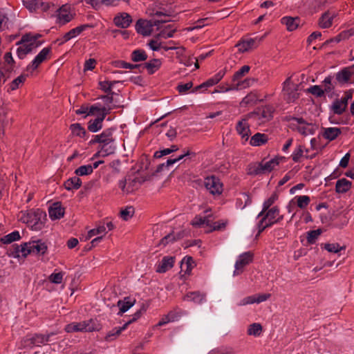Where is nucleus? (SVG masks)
Wrapping results in <instances>:
<instances>
[{
    "mask_svg": "<svg viewBox=\"0 0 354 354\" xmlns=\"http://www.w3.org/2000/svg\"><path fill=\"white\" fill-rule=\"evenodd\" d=\"M204 183L206 189L213 195H220L223 192V183L215 176L205 178Z\"/></svg>",
    "mask_w": 354,
    "mask_h": 354,
    "instance_id": "11",
    "label": "nucleus"
},
{
    "mask_svg": "<svg viewBox=\"0 0 354 354\" xmlns=\"http://www.w3.org/2000/svg\"><path fill=\"white\" fill-rule=\"evenodd\" d=\"M278 199V195L276 193H274L271 195V196L264 201L263 204V209L259 214L258 217H260L264 214V213L268 209H270V206Z\"/></svg>",
    "mask_w": 354,
    "mask_h": 354,
    "instance_id": "39",
    "label": "nucleus"
},
{
    "mask_svg": "<svg viewBox=\"0 0 354 354\" xmlns=\"http://www.w3.org/2000/svg\"><path fill=\"white\" fill-rule=\"evenodd\" d=\"M283 158H275L267 162H261L257 165L254 166L251 164L248 168V174L250 175H258L270 172L277 165H279V160Z\"/></svg>",
    "mask_w": 354,
    "mask_h": 354,
    "instance_id": "7",
    "label": "nucleus"
},
{
    "mask_svg": "<svg viewBox=\"0 0 354 354\" xmlns=\"http://www.w3.org/2000/svg\"><path fill=\"white\" fill-rule=\"evenodd\" d=\"M174 258L172 257H164L160 263L158 264L156 272L159 273H164L171 269L174 266Z\"/></svg>",
    "mask_w": 354,
    "mask_h": 354,
    "instance_id": "22",
    "label": "nucleus"
},
{
    "mask_svg": "<svg viewBox=\"0 0 354 354\" xmlns=\"http://www.w3.org/2000/svg\"><path fill=\"white\" fill-rule=\"evenodd\" d=\"M73 18V15L67 11L66 6H63L59 8L58 19L62 24L71 21Z\"/></svg>",
    "mask_w": 354,
    "mask_h": 354,
    "instance_id": "34",
    "label": "nucleus"
},
{
    "mask_svg": "<svg viewBox=\"0 0 354 354\" xmlns=\"http://www.w3.org/2000/svg\"><path fill=\"white\" fill-rule=\"evenodd\" d=\"M92 25L89 24H83L80 26H77L75 28L71 29L68 32L64 34V40L69 41L73 38L76 37L79 35H80L83 31L86 30L88 28H92Z\"/></svg>",
    "mask_w": 354,
    "mask_h": 354,
    "instance_id": "24",
    "label": "nucleus"
},
{
    "mask_svg": "<svg viewBox=\"0 0 354 354\" xmlns=\"http://www.w3.org/2000/svg\"><path fill=\"white\" fill-rule=\"evenodd\" d=\"M101 329V325L97 319H90L80 322H73L66 326L65 330L68 333L74 332H93Z\"/></svg>",
    "mask_w": 354,
    "mask_h": 354,
    "instance_id": "3",
    "label": "nucleus"
},
{
    "mask_svg": "<svg viewBox=\"0 0 354 354\" xmlns=\"http://www.w3.org/2000/svg\"><path fill=\"white\" fill-rule=\"evenodd\" d=\"M299 21V18L291 17H284L281 19V24L286 25L289 31L295 30L298 27Z\"/></svg>",
    "mask_w": 354,
    "mask_h": 354,
    "instance_id": "29",
    "label": "nucleus"
},
{
    "mask_svg": "<svg viewBox=\"0 0 354 354\" xmlns=\"http://www.w3.org/2000/svg\"><path fill=\"white\" fill-rule=\"evenodd\" d=\"M263 221H266L270 226L283 220V216L280 214L278 207L274 206L268 209L262 216Z\"/></svg>",
    "mask_w": 354,
    "mask_h": 354,
    "instance_id": "14",
    "label": "nucleus"
},
{
    "mask_svg": "<svg viewBox=\"0 0 354 354\" xmlns=\"http://www.w3.org/2000/svg\"><path fill=\"white\" fill-rule=\"evenodd\" d=\"M184 266H186L185 272L189 274L192 268L194 266V261L191 257H185L182 260L181 268L183 269Z\"/></svg>",
    "mask_w": 354,
    "mask_h": 354,
    "instance_id": "45",
    "label": "nucleus"
},
{
    "mask_svg": "<svg viewBox=\"0 0 354 354\" xmlns=\"http://www.w3.org/2000/svg\"><path fill=\"white\" fill-rule=\"evenodd\" d=\"M113 129H105L102 133L95 135L90 140L89 144L93 145L98 143L100 145V151L102 156H106L115 152V147L113 145L114 138L113 136Z\"/></svg>",
    "mask_w": 354,
    "mask_h": 354,
    "instance_id": "1",
    "label": "nucleus"
},
{
    "mask_svg": "<svg viewBox=\"0 0 354 354\" xmlns=\"http://www.w3.org/2000/svg\"><path fill=\"white\" fill-rule=\"evenodd\" d=\"M175 318V313L173 312H169L167 315L161 318V319L158 322L157 326H162L170 322L174 321Z\"/></svg>",
    "mask_w": 354,
    "mask_h": 354,
    "instance_id": "53",
    "label": "nucleus"
},
{
    "mask_svg": "<svg viewBox=\"0 0 354 354\" xmlns=\"http://www.w3.org/2000/svg\"><path fill=\"white\" fill-rule=\"evenodd\" d=\"M211 214H208L205 217H202L201 216H196L192 221L191 225L195 227H201L203 225L211 226Z\"/></svg>",
    "mask_w": 354,
    "mask_h": 354,
    "instance_id": "28",
    "label": "nucleus"
},
{
    "mask_svg": "<svg viewBox=\"0 0 354 354\" xmlns=\"http://www.w3.org/2000/svg\"><path fill=\"white\" fill-rule=\"evenodd\" d=\"M17 44L19 45L17 50V56L22 59L25 58L26 55L37 48L41 43L35 42V38H33L30 34H26L22 36L21 40Z\"/></svg>",
    "mask_w": 354,
    "mask_h": 354,
    "instance_id": "5",
    "label": "nucleus"
},
{
    "mask_svg": "<svg viewBox=\"0 0 354 354\" xmlns=\"http://www.w3.org/2000/svg\"><path fill=\"white\" fill-rule=\"evenodd\" d=\"M20 235L18 231H14L1 239V241L4 244L10 243L15 241L19 240Z\"/></svg>",
    "mask_w": 354,
    "mask_h": 354,
    "instance_id": "43",
    "label": "nucleus"
},
{
    "mask_svg": "<svg viewBox=\"0 0 354 354\" xmlns=\"http://www.w3.org/2000/svg\"><path fill=\"white\" fill-rule=\"evenodd\" d=\"M347 106L340 100H335L332 105L331 110L334 114L342 115L346 109Z\"/></svg>",
    "mask_w": 354,
    "mask_h": 354,
    "instance_id": "37",
    "label": "nucleus"
},
{
    "mask_svg": "<svg viewBox=\"0 0 354 354\" xmlns=\"http://www.w3.org/2000/svg\"><path fill=\"white\" fill-rule=\"evenodd\" d=\"M104 121L103 117L98 116L95 120H91L88 122V129L95 133L102 128V122Z\"/></svg>",
    "mask_w": 354,
    "mask_h": 354,
    "instance_id": "35",
    "label": "nucleus"
},
{
    "mask_svg": "<svg viewBox=\"0 0 354 354\" xmlns=\"http://www.w3.org/2000/svg\"><path fill=\"white\" fill-rule=\"evenodd\" d=\"M295 199L297 200V206L301 209L306 207L310 201V197L306 195L295 196Z\"/></svg>",
    "mask_w": 354,
    "mask_h": 354,
    "instance_id": "47",
    "label": "nucleus"
},
{
    "mask_svg": "<svg viewBox=\"0 0 354 354\" xmlns=\"http://www.w3.org/2000/svg\"><path fill=\"white\" fill-rule=\"evenodd\" d=\"M26 78V75H21L15 79L10 84L11 90L14 91L19 88V84H22Z\"/></svg>",
    "mask_w": 354,
    "mask_h": 354,
    "instance_id": "57",
    "label": "nucleus"
},
{
    "mask_svg": "<svg viewBox=\"0 0 354 354\" xmlns=\"http://www.w3.org/2000/svg\"><path fill=\"white\" fill-rule=\"evenodd\" d=\"M133 208L129 207L120 212V216L124 221H127L133 216Z\"/></svg>",
    "mask_w": 354,
    "mask_h": 354,
    "instance_id": "60",
    "label": "nucleus"
},
{
    "mask_svg": "<svg viewBox=\"0 0 354 354\" xmlns=\"http://www.w3.org/2000/svg\"><path fill=\"white\" fill-rule=\"evenodd\" d=\"M91 173L92 167H91V165L80 166L75 171V174L78 176H87Z\"/></svg>",
    "mask_w": 354,
    "mask_h": 354,
    "instance_id": "46",
    "label": "nucleus"
},
{
    "mask_svg": "<svg viewBox=\"0 0 354 354\" xmlns=\"http://www.w3.org/2000/svg\"><path fill=\"white\" fill-rule=\"evenodd\" d=\"M147 59V55L145 51L141 49H137L131 53V60L134 62L145 61Z\"/></svg>",
    "mask_w": 354,
    "mask_h": 354,
    "instance_id": "40",
    "label": "nucleus"
},
{
    "mask_svg": "<svg viewBox=\"0 0 354 354\" xmlns=\"http://www.w3.org/2000/svg\"><path fill=\"white\" fill-rule=\"evenodd\" d=\"M127 328V324H124L122 326L119 328H114L111 331H109L106 335L105 336L104 339L107 342H111L114 339H115L123 331Z\"/></svg>",
    "mask_w": 354,
    "mask_h": 354,
    "instance_id": "36",
    "label": "nucleus"
},
{
    "mask_svg": "<svg viewBox=\"0 0 354 354\" xmlns=\"http://www.w3.org/2000/svg\"><path fill=\"white\" fill-rule=\"evenodd\" d=\"M341 129L337 127L322 128V136L326 140L332 141L335 140L340 133Z\"/></svg>",
    "mask_w": 354,
    "mask_h": 354,
    "instance_id": "26",
    "label": "nucleus"
},
{
    "mask_svg": "<svg viewBox=\"0 0 354 354\" xmlns=\"http://www.w3.org/2000/svg\"><path fill=\"white\" fill-rule=\"evenodd\" d=\"M70 129L73 136L84 138L86 135L85 129L79 123L72 124L70 126Z\"/></svg>",
    "mask_w": 354,
    "mask_h": 354,
    "instance_id": "38",
    "label": "nucleus"
},
{
    "mask_svg": "<svg viewBox=\"0 0 354 354\" xmlns=\"http://www.w3.org/2000/svg\"><path fill=\"white\" fill-rule=\"evenodd\" d=\"M299 84L293 82L288 77L282 84L281 96L287 103H294L299 97Z\"/></svg>",
    "mask_w": 354,
    "mask_h": 354,
    "instance_id": "4",
    "label": "nucleus"
},
{
    "mask_svg": "<svg viewBox=\"0 0 354 354\" xmlns=\"http://www.w3.org/2000/svg\"><path fill=\"white\" fill-rule=\"evenodd\" d=\"M161 64L162 62L160 59H153L146 62L143 65V68L147 70L149 74H153L160 68Z\"/></svg>",
    "mask_w": 354,
    "mask_h": 354,
    "instance_id": "32",
    "label": "nucleus"
},
{
    "mask_svg": "<svg viewBox=\"0 0 354 354\" xmlns=\"http://www.w3.org/2000/svg\"><path fill=\"white\" fill-rule=\"evenodd\" d=\"M64 274L62 272L53 273L49 277V280L56 284H59L62 282Z\"/></svg>",
    "mask_w": 354,
    "mask_h": 354,
    "instance_id": "59",
    "label": "nucleus"
},
{
    "mask_svg": "<svg viewBox=\"0 0 354 354\" xmlns=\"http://www.w3.org/2000/svg\"><path fill=\"white\" fill-rule=\"evenodd\" d=\"M225 74V71H220L218 72L216 75H214L212 77L208 79L207 81L204 82L203 84L197 86L194 91H196L198 89H201L202 88H207L212 86L216 84H218L223 77V76Z\"/></svg>",
    "mask_w": 354,
    "mask_h": 354,
    "instance_id": "19",
    "label": "nucleus"
},
{
    "mask_svg": "<svg viewBox=\"0 0 354 354\" xmlns=\"http://www.w3.org/2000/svg\"><path fill=\"white\" fill-rule=\"evenodd\" d=\"M114 24L120 28H127L132 23L131 16L127 12H120L113 18Z\"/></svg>",
    "mask_w": 354,
    "mask_h": 354,
    "instance_id": "18",
    "label": "nucleus"
},
{
    "mask_svg": "<svg viewBox=\"0 0 354 354\" xmlns=\"http://www.w3.org/2000/svg\"><path fill=\"white\" fill-rule=\"evenodd\" d=\"M292 120L295 121L298 124L296 127V129L304 136L314 134L317 128L316 125L307 122L302 118L294 117L292 118Z\"/></svg>",
    "mask_w": 354,
    "mask_h": 354,
    "instance_id": "12",
    "label": "nucleus"
},
{
    "mask_svg": "<svg viewBox=\"0 0 354 354\" xmlns=\"http://www.w3.org/2000/svg\"><path fill=\"white\" fill-rule=\"evenodd\" d=\"M106 233V227L104 225H100L96 228L92 229L88 232V238L91 239V237L101 234Z\"/></svg>",
    "mask_w": 354,
    "mask_h": 354,
    "instance_id": "54",
    "label": "nucleus"
},
{
    "mask_svg": "<svg viewBox=\"0 0 354 354\" xmlns=\"http://www.w3.org/2000/svg\"><path fill=\"white\" fill-rule=\"evenodd\" d=\"M351 182L346 178H342L336 182L335 190L337 193H346L351 187Z\"/></svg>",
    "mask_w": 354,
    "mask_h": 354,
    "instance_id": "31",
    "label": "nucleus"
},
{
    "mask_svg": "<svg viewBox=\"0 0 354 354\" xmlns=\"http://www.w3.org/2000/svg\"><path fill=\"white\" fill-rule=\"evenodd\" d=\"M304 150L301 145H299L292 153V158L295 162L299 161L300 158L303 156Z\"/></svg>",
    "mask_w": 354,
    "mask_h": 354,
    "instance_id": "61",
    "label": "nucleus"
},
{
    "mask_svg": "<svg viewBox=\"0 0 354 354\" xmlns=\"http://www.w3.org/2000/svg\"><path fill=\"white\" fill-rule=\"evenodd\" d=\"M336 17L334 11L328 10L322 14L319 19V26L322 28H328L333 24V20Z\"/></svg>",
    "mask_w": 354,
    "mask_h": 354,
    "instance_id": "21",
    "label": "nucleus"
},
{
    "mask_svg": "<svg viewBox=\"0 0 354 354\" xmlns=\"http://www.w3.org/2000/svg\"><path fill=\"white\" fill-rule=\"evenodd\" d=\"M206 295L199 291L189 292L187 293L184 297L185 301H191L196 304L202 303L205 299Z\"/></svg>",
    "mask_w": 354,
    "mask_h": 354,
    "instance_id": "27",
    "label": "nucleus"
},
{
    "mask_svg": "<svg viewBox=\"0 0 354 354\" xmlns=\"http://www.w3.org/2000/svg\"><path fill=\"white\" fill-rule=\"evenodd\" d=\"M250 69V67L249 66L244 65L238 71H236L234 74L233 77H232V80L234 82H235V81L239 80L243 76H244L245 74H247L249 72Z\"/></svg>",
    "mask_w": 354,
    "mask_h": 354,
    "instance_id": "51",
    "label": "nucleus"
},
{
    "mask_svg": "<svg viewBox=\"0 0 354 354\" xmlns=\"http://www.w3.org/2000/svg\"><path fill=\"white\" fill-rule=\"evenodd\" d=\"M167 20L154 19V20H143L139 19L136 24V30L143 36H149L151 35L153 26H159L160 24L166 23Z\"/></svg>",
    "mask_w": 354,
    "mask_h": 354,
    "instance_id": "8",
    "label": "nucleus"
},
{
    "mask_svg": "<svg viewBox=\"0 0 354 354\" xmlns=\"http://www.w3.org/2000/svg\"><path fill=\"white\" fill-rule=\"evenodd\" d=\"M353 77H354V66L343 68L335 75L337 82L341 84L352 83Z\"/></svg>",
    "mask_w": 354,
    "mask_h": 354,
    "instance_id": "15",
    "label": "nucleus"
},
{
    "mask_svg": "<svg viewBox=\"0 0 354 354\" xmlns=\"http://www.w3.org/2000/svg\"><path fill=\"white\" fill-rule=\"evenodd\" d=\"M333 77L331 76L326 77L322 82V86L324 93L332 92L335 88V84L332 82Z\"/></svg>",
    "mask_w": 354,
    "mask_h": 354,
    "instance_id": "44",
    "label": "nucleus"
},
{
    "mask_svg": "<svg viewBox=\"0 0 354 354\" xmlns=\"http://www.w3.org/2000/svg\"><path fill=\"white\" fill-rule=\"evenodd\" d=\"M55 335V333H51L47 335L36 334L31 337H26L22 341V345L24 347L32 348L33 346H39L41 344H45L48 342L54 341L51 339Z\"/></svg>",
    "mask_w": 354,
    "mask_h": 354,
    "instance_id": "9",
    "label": "nucleus"
},
{
    "mask_svg": "<svg viewBox=\"0 0 354 354\" xmlns=\"http://www.w3.org/2000/svg\"><path fill=\"white\" fill-rule=\"evenodd\" d=\"M324 248L329 252L337 253L342 250H345V246H340L338 243H326Z\"/></svg>",
    "mask_w": 354,
    "mask_h": 354,
    "instance_id": "48",
    "label": "nucleus"
},
{
    "mask_svg": "<svg viewBox=\"0 0 354 354\" xmlns=\"http://www.w3.org/2000/svg\"><path fill=\"white\" fill-rule=\"evenodd\" d=\"M64 185L67 190L78 189L82 185V180L78 176H74L65 181Z\"/></svg>",
    "mask_w": 354,
    "mask_h": 354,
    "instance_id": "33",
    "label": "nucleus"
},
{
    "mask_svg": "<svg viewBox=\"0 0 354 354\" xmlns=\"http://www.w3.org/2000/svg\"><path fill=\"white\" fill-rule=\"evenodd\" d=\"M262 326L259 323L250 324L248 328V334L255 337L259 336L262 333Z\"/></svg>",
    "mask_w": 354,
    "mask_h": 354,
    "instance_id": "42",
    "label": "nucleus"
},
{
    "mask_svg": "<svg viewBox=\"0 0 354 354\" xmlns=\"http://www.w3.org/2000/svg\"><path fill=\"white\" fill-rule=\"evenodd\" d=\"M263 39V37L261 38H247L241 40L238 44H236V47L238 48V51L240 53H245L254 48H256L261 41Z\"/></svg>",
    "mask_w": 354,
    "mask_h": 354,
    "instance_id": "13",
    "label": "nucleus"
},
{
    "mask_svg": "<svg viewBox=\"0 0 354 354\" xmlns=\"http://www.w3.org/2000/svg\"><path fill=\"white\" fill-rule=\"evenodd\" d=\"M308 92L317 97H322L324 94V91L322 88L321 86L315 85L310 86L308 89Z\"/></svg>",
    "mask_w": 354,
    "mask_h": 354,
    "instance_id": "56",
    "label": "nucleus"
},
{
    "mask_svg": "<svg viewBox=\"0 0 354 354\" xmlns=\"http://www.w3.org/2000/svg\"><path fill=\"white\" fill-rule=\"evenodd\" d=\"M268 140L267 135L261 133H257L252 136L250 144L252 146H261L266 144Z\"/></svg>",
    "mask_w": 354,
    "mask_h": 354,
    "instance_id": "30",
    "label": "nucleus"
},
{
    "mask_svg": "<svg viewBox=\"0 0 354 354\" xmlns=\"http://www.w3.org/2000/svg\"><path fill=\"white\" fill-rule=\"evenodd\" d=\"M136 302V299L129 297H126L122 300H119L117 306L119 308L118 315H122L132 307Z\"/></svg>",
    "mask_w": 354,
    "mask_h": 354,
    "instance_id": "23",
    "label": "nucleus"
},
{
    "mask_svg": "<svg viewBox=\"0 0 354 354\" xmlns=\"http://www.w3.org/2000/svg\"><path fill=\"white\" fill-rule=\"evenodd\" d=\"M256 303L255 301V295H252L249 297H246L243 298L239 303V306H245L248 304H252Z\"/></svg>",
    "mask_w": 354,
    "mask_h": 354,
    "instance_id": "64",
    "label": "nucleus"
},
{
    "mask_svg": "<svg viewBox=\"0 0 354 354\" xmlns=\"http://www.w3.org/2000/svg\"><path fill=\"white\" fill-rule=\"evenodd\" d=\"M193 86V84L192 82H189L184 84H179L177 86V89L180 93H184L188 90H189Z\"/></svg>",
    "mask_w": 354,
    "mask_h": 354,
    "instance_id": "63",
    "label": "nucleus"
},
{
    "mask_svg": "<svg viewBox=\"0 0 354 354\" xmlns=\"http://www.w3.org/2000/svg\"><path fill=\"white\" fill-rule=\"evenodd\" d=\"M50 53V48L47 47L43 48L39 53L35 57L32 62L26 67L27 71H33L37 69L38 66L47 59L48 56Z\"/></svg>",
    "mask_w": 354,
    "mask_h": 354,
    "instance_id": "16",
    "label": "nucleus"
},
{
    "mask_svg": "<svg viewBox=\"0 0 354 354\" xmlns=\"http://www.w3.org/2000/svg\"><path fill=\"white\" fill-rule=\"evenodd\" d=\"M190 155V153L189 151H187L184 154H182L177 158H169L165 162H163L162 164H160L156 169L157 172H160L165 170V169H169V167L171 165H173L174 163H176L183 159L185 157Z\"/></svg>",
    "mask_w": 354,
    "mask_h": 354,
    "instance_id": "25",
    "label": "nucleus"
},
{
    "mask_svg": "<svg viewBox=\"0 0 354 354\" xmlns=\"http://www.w3.org/2000/svg\"><path fill=\"white\" fill-rule=\"evenodd\" d=\"M252 254L250 252L241 254L235 263V271L234 274H240L242 272V268L252 262Z\"/></svg>",
    "mask_w": 354,
    "mask_h": 354,
    "instance_id": "17",
    "label": "nucleus"
},
{
    "mask_svg": "<svg viewBox=\"0 0 354 354\" xmlns=\"http://www.w3.org/2000/svg\"><path fill=\"white\" fill-rule=\"evenodd\" d=\"M147 310V306L145 305H142V306L140 308V310H138L137 312L134 313L133 315V317L128 322H127L124 324H127V326L132 322H136L137 319H138L142 315L145 313Z\"/></svg>",
    "mask_w": 354,
    "mask_h": 354,
    "instance_id": "55",
    "label": "nucleus"
},
{
    "mask_svg": "<svg viewBox=\"0 0 354 354\" xmlns=\"http://www.w3.org/2000/svg\"><path fill=\"white\" fill-rule=\"evenodd\" d=\"M20 215V221L35 230L41 229L44 225L42 220L46 217L45 212L40 209L21 212Z\"/></svg>",
    "mask_w": 354,
    "mask_h": 354,
    "instance_id": "2",
    "label": "nucleus"
},
{
    "mask_svg": "<svg viewBox=\"0 0 354 354\" xmlns=\"http://www.w3.org/2000/svg\"><path fill=\"white\" fill-rule=\"evenodd\" d=\"M159 39L156 35L155 39H151L149 42V46L153 50H158L161 48V42L159 41Z\"/></svg>",
    "mask_w": 354,
    "mask_h": 354,
    "instance_id": "62",
    "label": "nucleus"
},
{
    "mask_svg": "<svg viewBox=\"0 0 354 354\" xmlns=\"http://www.w3.org/2000/svg\"><path fill=\"white\" fill-rule=\"evenodd\" d=\"M257 100V97L255 94L251 93L246 95L241 101V106H246L250 104H253Z\"/></svg>",
    "mask_w": 354,
    "mask_h": 354,
    "instance_id": "58",
    "label": "nucleus"
},
{
    "mask_svg": "<svg viewBox=\"0 0 354 354\" xmlns=\"http://www.w3.org/2000/svg\"><path fill=\"white\" fill-rule=\"evenodd\" d=\"M274 112V109L271 106H266L262 108L261 111V115L262 118H264L266 120H269L272 118V113Z\"/></svg>",
    "mask_w": 354,
    "mask_h": 354,
    "instance_id": "50",
    "label": "nucleus"
},
{
    "mask_svg": "<svg viewBox=\"0 0 354 354\" xmlns=\"http://www.w3.org/2000/svg\"><path fill=\"white\" fill-rule=\"evenodd\" d=\"M48 247L45 242L41 240L31 241L24 243L21 248L22 257H26L28 254L43 255L47 251Z\"/></svg>",
    "mask_w": 354,
    "mask_h": 354,
    "instance_id": "6",
    "label": "nucleus"
},
{
    "mask_svg": "<svg viewBox=\"0 0 354 354\" xmlns=\"http://www.w3.org/2000/svg\"><path fill=\"white\" fill-rule=\"evenodd\" d=\"M322 230L320 229H317L315 230H311L308 232L307 235V241L309 243H314L315 241L317 239L319 236L321 234Z\"/></svg>",
    "mask_w": 354,
    "mask_h": 354,
    "instance_id": "52",
    "label": "nucleus"
},
{
    "mask_svg": "<svg viewBox=\"0 0 354 354\" xmlns=\"http://www.w3.org/2000/svg\"><path fill=\"white\" fill-rule=\"evenodd\" d=\"M24 5L30 12L36 11L38 8L42 6V0H28L24 1Z\"/></svg>",
    "mask_w": 354,
    "mask_h": 354,
    "instance_id": "41",
    "label": "nucleus"
},
{
    "mask_svg": "<svg viewBox=\"0 0 354 354\" xmlns=\"http://www.w3.org/2000/svg\"><path fill=\"white\" fill-rule=\"evenodd\" d=\"M351 30H349V31H347V32H342L339 35L336 36L335 37L332 38V39H330L329 40H327L326 41V44H329V43H331V42L339 43L342 39H348L350 36H351L353 35V32H351Z\"/></svg>",
    "mask_w": 354,
    "mask_h": 354,
    "instance_id": "49",
    "label": "nucleus"
},
{
    "mask_svg": "<svg viewBox=\"0 0 354 354\" xmlns=\"http://www.w3.org/2000/svg\"><path fill=\"white\" fill-rule=\"evenodd\" d=\"M253 115L254 113L247 114L239 120L236 125V132L245 142L248 140L251 134L248 120Z\"/></svg>",
    "mask_w": 354,
    "mask_h": 354,
    "instance_id": "10",
    "label": "nucleus"
},
{
    "mask_svg": "<svg viewBox=\"0 0 354 354\" xmlns=\"http://www.w3.org/2000/svg\"><path fill=\"white\" fill-rule=\"evenodd\" d=\"M48 214L52 220L60 219L64 215V209L59 202L54 203L48 209Z\"/></svg>",
    "mask_w": 354,
    "mask_h": 354,
    "instance_id": "20",
    "label": "nucleus"
}]
</instances>
